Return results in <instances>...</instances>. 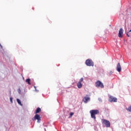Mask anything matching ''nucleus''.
<instances>
[{"mask_svg":"<svg viewBox=\"0 0 131 131\" xmlns=\"http://www.w3.org/2000/svg\"><path fill=\"white\" fill-rule=\"evenodd\" d=\"M90 113L91 114V118H94V120H96V114H99V110H92L90 111Z\"/></svg>","mask_w":131,"mask_h":131,"instance_id":"obj_1","label":"nucleus"},{"mask_svg":"<svg viewBox=\"0 0 131 131\" xmlns=\"http://www.w3.org/2000/svg\"><path fill=\"white\" fill-rule=\"evenodd\" d=\"M95 85L96 88H99L100 86V88H101V89H104V84H103V83H102V82L99 80L96 82Z\"/></svg>","mask_w":131,"mask_h":131,"instance_id":"obj_2","label":"nucleus"},{"mask_svg":"<svg viewBox=\"0 0 131 131\" xmlns=\"http://www.w3.org/2000/svg\"><path fill=\"white\" fill-rule=\"evenodd\" d=\"M90 101H91V97H90L88 95H85V96L83 98V102H84L85 104H86V103H88V102H90Z\"/></svg>","mask_w":131,"mask_h":131,"instance_id":"obj_3","label":"nucleus"},{"mask_svg":"<svg viewBox=\"0 0 131 131\" xmlns=\"http://www.w3.org/2000/svg\"><path fill=\"white\" fill-rule=\"evenodd\" d=\"M85 64L87 65V66H94V62L92 59H87L85 61Z\"/></svg>","mask_w":131,"mask_h":131,"instance_id":"obj_4","label":"nucleus"},{"mask_svg":"<svg viewBox=\"0 0 131 131\" xmlns=\"http://www.w3.org/2000/svg\"><path fill=\"white\" fill-rule=\"evenodd\" d=\"M102 123H104V124L105 125V126H106L107 127H110V122L107 120H105L104 119H103L102 120Z\"/></svg>","mask_w":131,"mask_h":131,"instance_id":"obj_5","label":"nucleus"},{"mask_svg":"<svg viewBox=\"0 0 131 131\" xmlns=\"http://www.w3.org/2000/svg\"><path fill=\"white\" fill-rule=\"evenodd\" d=\"M108 101L111 103H112V102H117V98L112 96H110Z\"/></svg>","mask_w":131,"mask_h":131,"instance_id":"obj_6","label":"nucleus"},{"mask_svg":"<svg viewBox=\"0 0 131 131\" xmlns=\"http://www.w3.org/2000/svg\"><path fill=\"white\" fill-rule=\"evenodd\" d=\"M34 118L35 120H37V122L38 123H39V122H40L41 119H40V116H39V115L36 114L35 115Z\"/></svg>","mask_w":131,"mask_h":131,"instance_id":"obj_7","label":"nucleus"},{"mask_svg":"<svg viewBox=\"0 0 131 131\" xmlns=\"http://www.w3.org/2000/svg\"><path fill=\"white\" fill-rule=\"evenodd\" d=\"M123 35V29L121 28V29H120V30L119 31L118 36H119V37H120L121 38H122Z\"/></svg>","mask_w":131,"mask_h":131,"instance_id":"obj_8","label":"nucleus"},{"mask_svg":"<svg viewBox=\"0 0 131 131\" xmlns=\"http://www.w3.org/2000/svg\"><path fill=\"white\" fill-rule=\"evenodd\" d=\"M116 70L118 72H120L121 71V66L120 63H118L117 65Z\"/></svg>","mask_w":131,"mask_h":131,"instance_id":"obj_9","label":"nucleus"},{"mask_svg":"<svg viewBox=\"0 0 131 131\" xmlns=\"http://www.w3.org/2000/svg\"><path fill=\"white\" fill-rule=\"evenodd\" d=\"M77 85L78 89H81V88H82V84L79 82H78Z\"/></svg>","mask_w":131,"mask_h":131,"instance_id":"obj_10","label":"nucleus"},{"mask_svg":"<svg viewBox=\"0 0 131 131\" xmlns=\"http://www.w3.org/2000/svg\"><path fill=\"white\" fill-rule=\"evenodd\" d=\"M40 111H41V109H40V108H39V107H38L36 109L35 114H37V113H39V112H40Z\"/></svg>","mask_w":131,"mask_h":131,"instance_id":"obj_11","label":"nucleus"},{"mask_svg":"<svg viewBox=\"0 0 131 131\" xmlns=\"http://www.w3.org/2000/svg\"><path fill=\"white\" fill-rule=\"evenodd\" d=\"M16 101H17V102L18 105H20V106H23V104H22V103H21V100H20V99H19L17 98V99H16Z\"/></svg>","mask_w":131,"mask_h":131,"instance_id":"obj_12","label":"nucleus"},{"mask_svg":"<svg viewBox=\"0 0 131 131\" xmlns=\"http://www.w3.org/2000/svg\"><path fill=\"white\" fill-rule=\"evenodd\" d=\"M30 81H31V80L30 79H27L26 80V82H27V83H28V84H31V83H30Z\"/></svg>","mask_w":131,"mask_h":131,"instance_id":"obj_13","label":"nucleus"},{"mask_svg":"<svg viewBox=\"0 0 131 131\" xmlns=\"http://www.w3.org/2000/svg\"><path fill=\"white\" fill-rule=\"evenodd\" d=\"M126 109L127 111H128V112H131V105H130L128 108H126Z\"/></svg>","mask_w":131,"mask_h":131,"instance_id":"obj_14","label":"nucleus"},{"mask_svg":"<svg viewBox=\"0 0 131 131\" xmlns=\"http://www.w3.org/2000/svg\"><path fill=\"white\" fill-rule=\"evenodd\" d=\"M129 32H131V29L128 32L126 33V35L128 37H129L130 36H129V35L128 34V33H129Z\"/></svg>","mask_w":131,"mask_h":131,"instance_id":"obj_15","label":"nucleus"},{"mask_svg":"<svg viewBox=\"0 0 131 131\" xmlns=\"http://www.w3.org/2000/svg\"><path fill=\"white\" fill-rule=\"evenodd\" d=\"M82 81H83V78H81L79 80V82L81 83V82H82Z\"/></svg>","mask_w":131,"mask_h":131,"instance_id":"obj_16","label":"nucleus"},{"mask_svg":"<svg viewBox=\"0 0 131 131\" xmlns=\"http://www.w3.org/2000/svg\"><path fill=\"white\" fill-rule=\"evenodd\" d=\"M18 94H21V89L20 88H19L18 89Z\"/></svg>","mask_w":131,"mask_h":131,"instance_id":"obj_17","label":"nucleus"},{"mask_svg":"<svg viewBox=\"0 0 131 131\" xmlns=\"http://www.w3.org/2000/svg\"><path fill=\"white\" fill-rule=\"evenodd\" d=\"M10 100L11 103H13V98L12 97L10 98Z\"/></svg>","mask_w":131,"mask_h":131,"instance_id":"obj_18","label":"nucleus"},{"mask_svg":"<svg viewBox=\"0 0 131 131\" xmlns=\"http://www.w3.org/2000/svg\"><path fill=\"white\" fill-rule=\"evenodd\" d=\"M98 101H99V102H102V99L100 98H98Z\"/></svg>","mask_w":131,"mask_h":131,"instance_id":"obj_19","label":"nucleus"},{"mask_svg":"<svg viewBox=\"0 0 131 131\" xmlns=\"http://www.w3.org/2000/svg\"><path fill=\"white\" fill-rule=\"evenodd\" d=\"M34 89H35V92H38V90H36V86H34Z\"/></svg>","mask_w":131,"mask_h":131,"instance_id":"obj_20","label":"nucleus"},{"mask_svg":"<svg viewBox=\"0 0 131 131\" xmlns=\"http://www.w3.org/2000/svg\"><path fill=\"white\" fill-rule=\"evenodd\" d=\"M73 114H74L73 113H70V117H72V116L73 115Z\"/></svg>","mask_w":131,"mask_h":131,"instance_id":"obj_21","label":"nucleus"},{"mask_svg":"<svg viewBox=\"0 0 131 131\" xmlns=\"http://www.w3.org/2000/svg\"><path fill=\"white\" fill-rule=\"evenodd\" d=\"M112 73H113V72H112V71H111L109 73L110 75H111V74H112Z\"/></svg>","mask_w":131,"mask_h":131,"instance_id":"obj_22","label":"nucleus"},{"mask_svg":"<svg viewBox=\"0 0 131 131\" xmlns=\"http://www.w3.org/2000/svg\"><path fill=\"white\" fill-rule=\"evenodd\" d=\"M45 130L46 131V128H44Z\"/></svg>","mask_w":131,"mask_h":131,"instance_id":"obj_23","label":"nucleus"}]
</instances>
